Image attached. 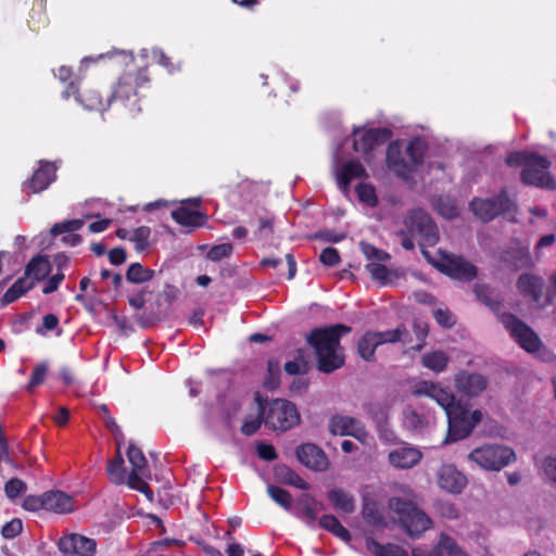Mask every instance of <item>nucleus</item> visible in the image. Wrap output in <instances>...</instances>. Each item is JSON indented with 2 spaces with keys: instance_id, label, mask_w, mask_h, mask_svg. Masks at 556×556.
I'll return each mask as SVG.
<instances>
[{
  "instance_id": "obj_1",
  "label": "nucleus",
  "mask_w": 556,
  "mask_h": 556,
  "mask_svg": "<svg viewBox=\"0 0 556 556\" xmlns=\"http://www.w3.org/2000/svg\"><path fill=\"white\" fill-rule=\"evenodd\" d=\"M410 393L417 397H429L443 408L448 422V432L444 443L467 438L483 418L482 410H469L462 401L456 400L455 394L447 387H443L440 382L413 381Z\"/></svg>"
},
{
  "instance_id": "obj_2",
  "label": "nucleus",
  "mask_w": 556,
  "mask_h": 556,
  "mask_svg": "<svg viewBox=\"0 0 556 556\" xmlns=\"http://www.w3.org/2000/svg\"><path fill=\"white\" fill-rule=\"evenodd\" d=\"M350 331L351 328L344 325H334L312 331L307 340L315 349L319 370L329 374L343 366L344 355L340 338Z\"/></svg>"
},
{
  "instance_id": "obj_3",
  "label": "nucleus",
  "mask_w": 556,
  "mask_h": 556,
  "mask_svg": "<svg viewBox=\"0 0 556 556\" xmlns=\"http://www.w3.org/2000/svg\"><path fill=\"white\" fill-rule=\"evenodd\" d=\"M148 66H131L124 71L112 86L113 100L119 101L131 114L142 111V91L150 87Z\"/></svg>"
},
{
  "instance_id": "obj_4",
  "label": "nucleus",
  "mask_w": 556,
  "mask_h": 556,
  "mask_svg": "<svg viewBox=\"0 0 556 556\" xmlns=\"http://www.w3.org/2000/svg\"><path fill=\"white\" fill-rule=\"evenodd\" d=\"M402 496H393L389 501V509L395 514L408 536L418 539L432 527L430 517L416 505L417 495L407 485L400 488Z\"/></svg>"
},
{
  "instance_id": "obj_5",
  "label": "nucleus",
  "mask_w": 556,
  "mask_h": 556,
  "mask_svg": "<svg viewBox=\"0 0 556 556\" xmlns=\"http://www.w3.org/2000/svg\"><path fill=\"white\" fill-rule=\"evenodd\" d=\"M421 253L434 268L459 280H472L477 268L463 257L448 253L439 245H421Z\"/></svg>"
},
{
  "instance_id": "obj_6",
  "label": "nucleus",
  "mask_w": 556,
  "mask_h": 556,
  "mask_svg": "<svg viewBox=\"0 0 556 556\" xmlns=\"http://www.w3.org/2000/svg\"><path fill=\"white\" fill-rule=\"evenodd\" d=\"M266 427L274 431L285 432L296 427L301 421L296 406L283 399H275L261 406Z\"/></svg>"
},
{
  "instance_id": "obj_7",
  "label": "nucleus",
  "mask_w": 556,
  "mask_h": 556,
  "mask_svg": "<svg viewBox=\"0 0 556 556\" xmlns=\"http://www.w3.org/2000/svg\"><path fill=\"white\" fill-rule=\"evenodd\" d=\"M515 459V452L510 447L491 443L478 446L467 455L470 464L485 471H500Z\"/></svg>"
},
{
  "instance_id": "obj_8",
  "label": "nucleus",
  "mask_w": 556,
  "mask_h": 556,
  "mask_svg": "<svg viewBox=\"0 0 556 556\" xmlns=\"http://www.w3.org/2000/svg\"><path fill=\"white\" fill-rule=\"evenodd\" d=\"M472 213L483 222H490L501 214L513 217L516 212V203L502 190L495 198H476L470 202Z\"/></svg>"
},
{
  "instance_id": "obj_9",
  "label": "nucleus",
  "mask_w": 556,
  "mask_h": 556,
  "mask_svg": "<svg viewBox=\"0 0 556 556\" xmlns=\"http://www.w3.org/2000/svg\"><path fill=\"white\" fill-rule=\"evenodd\" d=\"M551 161L543 155L534 153L529 163L521 169L520 178L525 185L534 186L547 190L556 189V181L548 172Z\"/></svg>"
},
{
  "instance_id": "obj_10",
  "label": "nucleus",
  "mask_w": 556,
  "mask_h": 556,
  "mask_svg": "<svg viewBox=\"0 0 556 556\" xmlns=\"http://www.w3.org/2000/svg\"><path fill=\"white\" fill-rule=\"evenodd\" d=\"M406 336H408V332L404 327L387 331H368L358 341V354L365 361H372L375 351L379 345L399 341L406 343Z\"/></svg>"
},
{
  "instance_id": "obj_11",
  "label": "nucleus",
  "mask_w": 556,
  "mask_h": 556,
  "mask_svg": "<svg viewBox=\"0 0 556 556\" xmlns=\"http://www.w3.org/2000/svg\"><path fill=\"white\" fill-rule=\"evenodd\" d=\"M406 227L413 239L426 243H438L439 228L429 213L421 208L409 212L406 217Z\"/></svg>"
},
{
  "instance_id": "obj_12",
  "label": "nucleus",
  "mask_w": 556,
  "mask_h": 556,
  "mask_svg": "<svg viewBox=\"0 0 556 556\" xmlns=\"http://www.w3.org/2000/svg\"><path fill=\"white\" fill-rule=\"evenodd\" d=\"M353 150L361 153L366 160L367 156L379 146L387 143L392 131L386 127L363 128L354 127L352 131Z\"/></svg>"
},
{
  "instance_id": "obj_13",
  "label": "nucleus",
  "mask_w": 556,
  "mask_h": 556,
  "mask_svg": "<svg viewBox=\"0 0 556 556\" xmlns=\"http://www.w3.org/2000/svg\"><path fill=\"white\" fill-rule=\"evenodd\" d=\"M127 458L131 465V472L127 478V484L131 489L146 494L149 500H152V491L144 481L146 478L150 477V471L142 451L136 445L130 444L127 450Z\"/></svg>"
},
{
  "instance_id": "obj_14",
  "label": "nucleus",
  "mask_w": 556,
  "mask_h": 556,
  "mask_svg": "<svg viewBox=\"0 0 556 556\" xmlns=\"http://www.w3.org/2000/svg\"><path fill=\"white\" fill-rule=\"evenodd\" d=\"M363 253L369 260L366 269L371 275L372 279L379 281L381 285H390L400 277L396 269L389 268L383 262L390 258V255L378 249L376 245H362Z\"/></svg>"
},
{
  "instance_id": "obj_15",
  "label": "nucleus",
  "mask_w": 556,
  "mask_h": 556,
  "mask_svg": "<svg viewBox=\"0 0 556 556\" xmlns=\"http://www.w3.org/2000/svg\"><path fill=\"white\" fill-rule=\"evenodd\" d=\"M500 320L509 331L514 340L527 352H538L541 346V340L538 334L523 321L511 314H502Z\"/></svg>"
},
{
  "instance_id": "obj_16",
  "label": "nucleus",
  "mask_w": 556,
  "mask_h": 556,
  "mask_svg": "<svg viewBox=\"0 0 556 556\" xmlns=\"http://www.w3.org/2000/svg\"><path fill=\"white\" fill-rule=\"evenodd\" d=\"M200 204L201 199L199 198L188 199L181 201L180 206L172 211V218L177 225L185 228L181 232L190 233L206 224V214L198 210Z\"/></svg>"
},
{
  "instance_id": "obj_17",
  "label": "nucleus",
  "mask_w": 556,
  "mask_h": 556,
  "mask_svg": "<svg viewBox=\"0 0 556 556\" xmlns=\"http://www.w3.org/2000/svg\"><path fill=\"white\" fill-rule=\"evenodd\" d=\"M84 226L85 222L81 218L62 220L55 223L48 233H40L33 241L36 243H51L56 236L65 235L62 238L63 243H79L81 237L76 231L80 230Z\"/></svg>"
},
{
  "instance_id": "obj_18",
  "label": "nucleus",
  "mask_w": 556,
  "mask_h": 556,
  "mask_svg": "<svg viewBox=\"0 0 556 556\" xmlns=\"http://www.w3.org/2000/svg\"><path fill=\"white\" fill-rule=\"evenodd\" d=\"M328 427L334 435H351L362 443H367L370 439L362 422L350 416L336 415L330 419Z\"/></svg>"
},
{
  "instance_id": "obj_19",
  "label": "nucleus",
  "mask_w": 556,
  "mask_h": 556,
  "mask_svg": "<svg viewBox=\"0 0 556 556\" xmlns=\"http://www.w3.org/2000/svg\"><path fill=\"white\" fill-rule=\"evenodd\" d=\"M56 178V167L53 163L40 161L39 167L33 173L31 177L23 184V189L27 195L39 193L49 188Z\"/></svg>"
},
{
  "instance_id": "obj_20",
  "label": "nucleus",
  "mask_w": 556,
  "mask_h": 556,
  "mask_svg": "<svg viewBox=\"0 0 556 556\" xmlns=\"http://www.w3.org/2000/svg\"><path fill=\"white\" fill-rule=\"evenodd\" d=\"M438 485L445 492L459 494L467 485V477L454 465L444 464L437 472Z\"/></svg>"
},
{
  "instance_id": "obj_21",
  "label": "nucleus",
  "mask_w": 556,
  "mask_h": 556,
  "mask_svg": "<svg viewBox=\"0 0 556 556\" xmlns=\"http://www.w3.org/2000/svg\"><path fill=\"white\" fill-rule=\"evenodd\" d=\"M454 386L463 395L477 397L488 388V380L480 374L462 370L455 375Z\"/></svg>"
},
{
  "instance_id": "obj_22",
  "label": "nucleus",
  "mask_w": 556,
  "mask_h": 556,
  "mask_svg": "<svg viewBox=\"0 0 556 556\" xmlns=\"http://www.w3.org/2000/svg\"><path fill=\"white\" fill-rule=\"evenodd\" d=\"M421 458V451L408 443H402L388 453L389 464L397 469H410L415 467Z\"/></svg>"
},
{
  "instance_id": "obj_23",
  "label": "nucleus",
  "mask_w": 556,
  "mask_h": 556,
  "mask_svg": "<svg viewBox=\"0 0 556 556\" xmlns=\"http://www.w3.org/2000/svg\"><path fill=\"white\" fill-rule=\"evenodd\" d=\"M96 541L79 534H70L59 541V548L62 553L76 556H93L96 553Z\"/></svg>"
},
{
  "instance_id": "obj_24",
  "label": "nucleus",
  "mask_w": 556,
  "mask_h": 556,
  "mask_svg": "<svg viewBox=\"0 0 556 556\" xmlns=\"http://www.w3.org/2000/svg\"><path fill=\"white\" fill-rule=\"evenodd\" d=\"M296 457L305 467L324 471L328 467V458L325 452L313 443H305L298 447Z\"/></svg>"
},
{
  "instance_id": "obj_25",
  "label": "nucleus",
  "mask_w": 556,
  "mask_h": 556,
  "mask_svg": "<svg viewBox=\"0 0 556 556\" xmlns=\"http://www.w3.org/2000/svg\"><path fill=\"white\" fill-rule=\"evenodd\" d=\"M77 100L83 106L90 111L104 112L106 111L112 101V93L103 96L98 87L89 86L81 91L77 90Z\"/></svg>"
},
{
  "instance_id": "obj_26",
  "label": "nucleus",
  "mask_w": 556,
  "mask_h": 556,
  "mask_svg": "<svg viewBox=\"0 0 556 556\" xmlns=\"http://www.w3.org/2000/svg\"><path fill=\"white\" fill-rule=\"evenodd\" d=\"M412 556H468L457 542L445 533H441L431 552L426 553L419 547L412 549Z\"/></svg>"
},
{
  "instance_id": "obj_27",
  "label": "nucleus",
  "mask_w": 556,
  "mask_h": 556,
  "mask_svg": "<svg viewBox=\"0 0 556 556\" xmlns=\"http://www.w3.org/2000/svg\"><path fill=\"white\" fill-rule=\"evenodd\" d=\"M387 166L393 172L396 176L407 180L412 177V172L409 168V164L405 161L401 144L397 141H392L389 143L387 148Z\"/></svg>"
},
{
  "instance_id": "obj_28",
  "label": "nucleus",
  "mask_w": 556,
  "mask_h": 556,
  "mask_svg": "<svg viewBox=\"0 0 556 556\" xmlns=\"http://www.w3.org/2000/svg\"><path fill=\"white\" fill-rule=\"evenodd\" d=\"M367 177L368 174L364 165L357 160H350L338 172L337 181L341 189L348 191L353 179Z\"/></svg>"
},
{
  "instance_id": "obj_29",
  "label": "nucleus",
  "mask_w": 556,
  "mask_h": 556,
  "mask_svg": "<svg viewBox=\"0 0 556 556\" xmlns=\"http://www.w3.org/2000/svg\"><path fill=\"white\" fill-rule=\"evenodd\" d=\"M74 508L71 495L62 491H50L45 493V509L56 513H71Z\"/></svg>"
},
{
  "instance_id": "obj_30",
  "label": "nucleus",
  "mask_w": 556,
  "mask_h": 556,
  "mask_svg": "<svg viewBox=\"0 0 556 556\" xmlns=\"http://www.w3.org/2000/svg\"><path fill=\"white\" fill-rule=\"evenodd\" d=\"M404 426L412 431H421L433 422L430 413L420 414L414 407L407 406L403 410Z\"/></svg>"
},
{
  "instance_id": "obj_31",
  "label": "nucleus",
  "mask_w": 556,
  "mask_h": 556,
  "mask_svg": "<svg viewBox=\"0 0 556 556\" xmlns=\"http://www.w3.org/2000/svg\"><path fill=\"white\" fill-rule=\"evenodd\" d=\"M518 289L522 294L529 295L538 302L543 293L544 281L540 277L523 274L519 277Z\"/></svg>"
},
{
  "instance_id": "obj_32",
  "label": "nucleus",
  "mask_w": 556,
  "mask_h": 556,
  "mask_svg": "<svg viewBox=\"0 0 556 556\" xmlns=\"http://www.w3.org/2000/svg\"><path fill=\"white\" fill-rule=\"evenodd\" d=\"M51 271V265L47 257L38 255L31 258L25 269L24 277H28L31 281L45 279Z\"/></svg>"
},
{
  "instance_id": "obj_33",
  "label": "nucleus",
  "mask_w": 556,
  "mask_h": 556,
  "mask_svg": "<svg viewBox=\"0 0 556 556\" xmlns=\"http://www.w3.org/2000/svg\"><path fill=\"white\" fill-rule=\"evenodd\" d=\"M427 152V143L421 138L417 137L409 141L406 147V154L409 157L408 164L412 174L416 168L422 164Z\"/></svg>"
},
{
  "instance_id": "obj_34",
  "label": "nucleus",
  "mask_w": 556,
  "mask_h": 556,
  "mask_svg": "<svg viewBox=\"0 0 556 556\" xmlns=\"http://www.w3.org/2000/svg\"><path fill=\"white\" fill-rule=\"evenodd\" d=\"M367 551L375 556H408L405 548L396 544H380L374 539L366 540Z\"/></svg>"
},
{
  "instance_id": "obj_35",
  "label": "nucleus",
  "mask_w": 556,
  "mask_h": 556,
  "mask_svg": "<svg viewBox=\"0 0 556 556\" xmlns=\"http://www.w3.org/2000/svg\"><path fill=\"white\" fill-rule=\"evenodd\" d=\"M299 510L302 520L309 527H314L318 519L317 502L308 494H304L299 498Z\"/></svg>"
},
{
  "instance_id": "obj_36",
  "label": "nucleus",
  "mask_w": 556,
  "mask_h": 556,
  "mask_svg": "<svg viewBox=\"0 0 556 556\" xmlns=\"http://www.w3.org/2000/svg\"><path fill=\"white\" fill-rule=\"evenodd\" d=\"M34 287V281L29 280L28 277L18 278L3 294L1 302L3 305H8Z\"/></svg>"
},
{
  "instance_id": "obj_37",
  "label": "nucleus",
  "mask_w": 556,
  "mask_h": 556,
  "mask_svg": "<svg viewBox=\"0 0 556 556\" xmlns=\"http://www.w3.org/2000/svg\"><path fill=\"white\" fill-rule=\"evenodd\" d=\"M328 497L334 508L341 513L350 514L355 508L353 496L341 489L331 490Z\"/></svg>"
},
{
  "instance_id": "obj_38",
  "label": "nucleus",
  "mask_w": 556,
  "mask_h": 556,
  "mask_svg": "<svg viewBox=\"0 0 556 556\" xmlns=\"http://www.w3.org/2000/svg\"><path fill=\"white\" fill-rule=\"evenodd\" d=\"M249 224L256 240L269 239L274 232V218L271 216H260L255 220H250Z\"/></svg>"
},
{
  "instance_id": "obj_39",
  "label": "nucleus",
  "mask_w": 556,
  "mask_h": 556,
  "mask_svg": "<svg viewBox=\"0 0 556 556\" xmlns=\"http://www.w3.org/2000/svg\"><path fill=\"white\" fill-rule=\"evenodd\" d=\"M47 24L48 17L46 14V0H34L28 20L29 28L37 31L40 27L46 26Z\"/></svg>"
},
{
  "instance_id": "obj_40",
  "label": "nucleus",
  "mask_w": 556,
  "mask_h": 556,
  "mask_svg": "<svg viewBox=\"0 0 556 556\" xmlns=\"http://www.w3.org/2000/svg\"><path fill=\"white\" fill-rule=\"evenodd\" d=\"M319 526L344 542L351 540L350 532L341 525L338 518L333 515H324L319 519Z\"/></svg>"
},
{
  "instance_id": "obj_41",
  "label": "nucleus",
  "mask_w": 556,
  "mask_h": 556,
  "mask_svg": "<svg viewBox=\"0 0 556 556\" xmlns=\"http://www.w3.org/2000/svg\"><path fill=\"white\" fill-rule=\"evenodd\" d=\"M448 356L442 351H432L426 353L421 357L422 365L435 372L445 370L448 364Z\"/></svg>"
},
{
  "instance_id": "obj_42",
  "label": "nucleus",
  "mask_w": 556,
  "mask_h": 556,
  "mask_svg": "<svg viewBox=\"0 0 556 556\" xmlns=\"http://www.w3.org/2000/svg\"><path fill=\"white\" fill-rule=\"evenodd\" d=\"M108 475L114 484H123L126 481V472L124 468V459L121 454L119 447L117 455L108 464Z\"/></svg>"
},
{
  "instance_id": "obj_43",
  "label": "nucleus",
  "mask_w": 556,
  "mask_h": 556,
  "mask_svg": "<svg viewBox=\"0 0 556 556\" xmlns=\"http://www.w3.org/2000/svg\"><path fill=\"white\" fill-rule=\"evenodd\" d=\"M116 236L121 240H129L134 243H147L150 237V228L142 226L138 227L134 230H127L125 228H119L116 230Z\"/></svg>"
},
{
  "instance_id": "obj_44",
  "label": "nucleus",
  "mask_w": 556,
  "mask_h": 556,
  "mask_svg": "<svg viewBox=\"0 0 556 556\" xmlns=\"http://www.w3.org/2000/svg\"><path fill=\"white\" fill-rule=\"evenodd\" d=\"M153 276V271L144 268L139 263H134L129 266L126 278L128 281L134 283H142L150 280Z\"/></svg>"
},
{
  "instance_id": "obj_45",
  "label": "nucleus",
  "mask_w": 556,
  "mask_h": 556,
  "mask_svg": "<svg viewBox=\"0 0 556 556\" xmlns=\"http://www.w3.org/2000/svg\"><path fill=\"white\" fill-rule=\"evenodd\" d=\"M279 479L287 484L293 485L301 490H307L308 484L296 472L288 467H280L278 469Z\"/></svg>"
},
{
  "instance_id": "obj_46",
  "label": "nucleus",
  "mask_w": 556,
  "mask_h": 556,
  "mask_svg": "<svg viewBox=\"0 0 556 556\" xmlns=\"http://www.w3.org/2000/svg\"><path fill=\"white\" fill-rule=\"evenodd\" d=\"M268 495L275 501L278 505L283 507L285 509H290L292 504L291 494L279 486L269 485L267 488Z\"/></svg>"
},
{
  "instance_id": "obj_47",
  "label": "nucleus",
  "mask_w": 556,
  "mask_h": 556,
  "mask_svg": "<svg viewBox=\"0 0 556 556\" xmlns=\"http://www.w3.org/2000/svg\"><path fill=\"white\" fill-rule=\"evenodd\" d=\"M435 208L441 216H443L447 219H452L458 215L457 205L455 204L454 201H452L448 198L440 197L437 200Z\"/></svg>"
},
{
  "instance_id": "obj_48",
  "label": "nucleus",
  "mask_w": 556,
  "mask_h": 556,
  "mask_svg": "<svg viewBox=\"0 0 556 556\" xmlns=\"http://www.w3.org/2000/svg\"><path fill=\"white\" fill-rule=\"evenodd\" d=\"M356 192L358 200L368 206H376L378 203V198L376 195L375 188L369 184H359L356 187Z\"/></svg>"
},
{
  "instance_id": "obj_49",
  "label": "nucleus",
  "mask_w": 556,
  "mask_h": 556,
  "mask_svg": "<svg viewBox=\"0 0 556 556\" xmlns=\"http://www.w3.org/2000/svg\"><path fill=\"white\" fill-rule=\"evenodd\" d=\"M48 374V365L46 363H41L37 365L31 374L30 380L26 386V390L28 392H34L37 387L42 384L46 380Z\"/></svg>"
},
{
  "instance_id": "obj_50",
  "label": "nucleus",
  "mask_w": 556,
  "mask_h": 556,
  "mask_svg": "<svg viewBox=\"0 0 556 556\" xmlns=\"http://www.w3.org/2000/svg\"><path fill=\"white\" fill-rule=\"evenodd\" d=\"M257 402H258V413H257V416L247 418L244 420L243 425H242L241 431L245 435L254 434L258 430V428L261 427L262 422H264L262 410H261L262 403L260 402L258 397H257Z\"/></svg>"
},
{
  "instance_id": "obj_51",
  "label": "nucleus",
  "mask_w": 556,
  "mask_h": 556,
  "mask_svg": "<svg viewBox=\"0 0 556 556\" xmlns=\"http://www.w3.org/2000/svg\"><path fill=\"white\" fill-rule=\"evenodd\" d=\"M26 483L18 478L10 479L4 485V492L11 500H15L26 492Z\"/></svg>"
},
{
  "instance_id": "obj_52",
  "label": "nucleus",
  "mask_w": 556,
  "mask_h": 556,
  "mask_svg": "<svg viewBox=\"0 0 556 556\" xmlns=\"http://www.w3.org/2000/svg\"><path fill=\"white\" fill-rule=\"evenodd\" d=\"M534 152L529 153L525 151H514L506 155L505 163L508 166L518 167L522 166L525 168L529 163L530 156H532Z\"/></svg>"
},
{
  "instance_id": "obj_53",
  "label": "nucleus",
  "mask_w": 556,
  "mask_h": 556,
  "mask_svg": "<svg viewBox=\"0 0 556 556\" xmlns=\"http://www.w3.org/2000/svg\"><path fill=\"white\" fill-rule=\"evenodd\" d=\"M73 74L74 73L72 68L67 66H61L58 70L59 79L63 83H68L66 90L63 92L65 98H70L72 94H75L77 92V88L72 81Z\"/></svg>"
},
{
  "instance_id": "obj_54",
  "label": "nucleus",
  "mask_w": 556,
  "mask_h": 556,
  "mask_svg": "<svg viewBox=\"0 0 556 556\" xmlns=\"http://www.w3.org/2000/svg\"><path fill=\"white\" fill-rule=\"evenodd\" d=\"M541 468L546 479L556 483V451L544 458Z\"/></svg>"
},
{
  "instance_id": "obj_55",
  "label": "nucleus",
  "mask_w": 556,
  "mask_h": 556,
  "mask_svg": "<svg viewBox=\"0 0 556 556\" xmlns=\"http://www.w3.org/2000/svg\"><path fill=\"white\" fill-rule=\"evenodd\" d=\"M23 530V522L18 518H14L11 521L7 522L2 529L1 534L4 539H14Z\"/></svg>"
},
{
  "instance_id": "obj_56",
  "label": "nucleus",
  "mask_w": 556,
  "mask_h": 556,
  "mask_svg": "<svg viewBox=\"0 0 556 556\" xmlns=\"http://www.w3.org/2000/svg\"><path fill=\"white\" fill-rule=\"evenodd\" d=\"M231 254V245H212L207 252V258L213 262H218Z\"/></svg>"
},
{
  "instance_id": "obj_57",
  "label": "nucleus",
  "mask_w": 556,
  "mask_h": 556,
  "mask_svg": "<svg viewBox=\"0 0 556 556\" xmlns=\"http://www.w3.org/2000/svg\"><path fill=\"white\" fill-rule=\"evenodd\" d=\"M319 260L323 264L327 266H334L339 263L340 256L336 249L332 247H328L323 250V252L319 255Z\"/></svg>"
},
{
  "instance_id": "obj_58",
  "label": "nucleus",
  "mask_w": 556,
  "mask_h": 556,
  "mask_svg": "<svg viewBox=\"0 0 556 556\" xmlns=\"http://www.w3.org/2000/svg\"><path fill=\"white\" fill-rule=\"evenodd\" d=\"M23 507L29 511L45 509V494L41 496L29 495L25 497L23 502Z\"/></svg>"
},
{
  "instance_id": "obj_59",
  "label": "nucleus",
  "mask_w": 556,
  "mask_h": 556,
  "mask_svg": "<svg viewBox=\"0 0 556 556\" xmlns=\"http://www.w3.org/2000/svg\"><path fill=\"white\" fill-rule=\"evenodd\" d=\"M153 55L156 59V62L161 66L166 68L168 73L173 74L179 70V67L172 62V59L168 55H166L162 50L153 51Z\"/></svg>"
},
{
  "instance_id": "obj_60",
  "label": "nucleus",
  "mask_w": 556,
  "mask_h": 556,
  "mask_svg": "<svg viewBox=\"0 0 556 556\" xmlns=\"http://www.w3.org/2000/svg\"><path fill=\"white\" fill-rule=\"evenodd\" d=\"M316 238L328 243H339L346 239L345 232H336L333 230H325L316 235Z\"/></svg>"
},
{
  "instance_id": "obj_61",
  "label": "nucleus",
  "mask_w": 556,
  "mask_h": 556,
  "mask_svg": "<svg viewBox=\"0 0 556 556\" xmlns=\"http://www.w3.org/2000/svg\"><path fill=\"white\" fill-rule=\"evenodd\" d=\"M433 316L438 324L443 327H452L455 324L454 316L448 311L441 308L434 309Z\"/></svg>"
},
{
  "instance_id": "obj_62",
  "label": "nucleus",
  "mask_w": 556,
  "mask_h": 556,
  "mask_svg": "<svg viewBox=\"0 0 556 556\" xmlns=\"http://www.w3.org/2000/svg\"><path fill=\"white\" fill-rule=\"evenodd\" d=\"M414 332L419 341V343L414 348L415 350H420L425 344V339L428 334V326L425 323H415Z\"/></svg>"
},
{
  "instance_id": "obj_63",
  "label": "nucleus",
  "mask_w": 556,
  "mask_h": 556,
  "mask_svg": "<svg viewBox=\"0 0 556 556\" xmlns=\"http://www.w3.org/2000/svg\"><path fill=\"white\" fill-rule=\"evenodd\" d=\"M112 224V219L102 218L96 222H92L88 225L87 230L90 233H100L105 231Z\"/></svg>"
},
{
  "instance_id": "obj_64",
  "label": "nucleus",
  "mask_w": 556,
  "mask_h": 556,
  "mask_svg": "<svg viewBox=\"0 0 556 556\" xmlns=\"http://www.w3.org/2000/svg\"><path fill=\"white\" fill-rule=\"evenodd\" d=\"M63 279H64V274H62V273H58V274L53 275L45 285L42 292L45 294H50V293L54 292Z\"/></svg>"
}]
</instances>
